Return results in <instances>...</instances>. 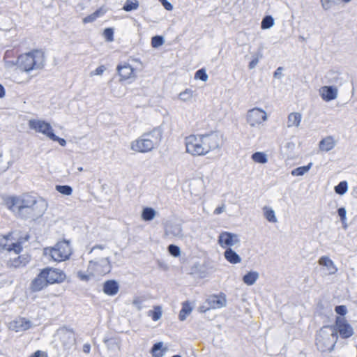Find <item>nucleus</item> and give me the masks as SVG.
I'll use <instances>...</instances> for the list:
<instances>
[{"instance_id":"obj_1","label":"nucleus","mask_w":357,"mask_h":357,"mask_svg":"<svg viewBox=\"0 0 357 357\" xmlns=\"http://www.w3.org/2000/svg\"><path fill=\"white\" fill-rule=\"evenodd\" d=\"M6 204L16 217L22 220H36L40 218L48 206L44 199L30 193L10 197Z\"/></svg>"},{"instance_id":"obj_2","label":"nucleus","mask_w":357,"mask_h":357,"mask_svg":"<svg viewBox=\"0 0 357 357\" xmlns=\"http://www.w3.org/2000/svg\"><path fill=\"white\" fill-rule=\"evenodd\" d=\"M222 143V135L211 132L205 135H190L185 137L186 152L193 156L205 155L219 149Z\"/></svg>"},{"instance_id":"obj_3","label":"nucleus","mask_w":357,"mask_h":357,"mask_svg":"<svg viewBox=\"0 0 357 357\" xmlns=\"http://www.w3.org/2000/svg\"><path fill=\"white\" fill-rule=\"evenodd\" d=\"M162 131L155 128L152 131L142 135L139 138L130 143V149L137 153L151 151L158 146L162 139Z\"/></svg>"},{"instance_id":"obj_4","label":"nucleus","mask_w":357,"mask_h":357,"mask_svg":"<svg viewBox=\"0 0 357 357\" xmlns=\"http://www.w3.org/2000/svg\"><path fill=\"white\" fill-rule=\"evenodd\" d=\"M45 65V54L40 50H33L20 55L17 59V66L26 73L42 69Z\"/></svg>"},{"instance_id":"obj_5","label":"nucleus","mask_w":357,"mask_h":357,"mask_svg":"<svg viewBox=\"0 0 357 357\" xmlns=\"http://www.w3.org/2000/svg\"><path fill=\"white\" fill-rule=\"evenodd\" d=\"M45 255H49L56 261H62L69 258L72 253L70 242L66 240L58 242L54 247L46 248Z\"/></svg>"},{"instance_id":"obj_6","label":"nucleus","mask_w":357,"mask_h":357,"mask_svg":"<svg viewBox=\"0 0 357 357\" xmlns=\"http://www.w3.org/2000/svg\"><path fill=\"white\" fill-rule=\"evenodd\" d=\"M28 126L31 130L41 133L49 139L54 133V130L50 123L42 119H30L28 121Z\"/></svg>"},{"instance_id":"obj_7","label":"nucleus","mask_w":357,"mask_h":357,"mask_svg":"<svg viewBox=\"0 0 357 357\" xmlns=\"http://www.w3.org/2000/svg\"><path fill=\"white\" fill-rule=\"evenodd\" d=\"M331 337L333 340H337V331L334 325L324 326L316 334V344L319 346L321 342L325 344L324 340H330Z\"/></svg>"},{"instance_id":"obj_8","label":"nucleus","mask_w":357,"mask_h":357,"mask_svg":"<svg viewBox=\"0 0 357 357\" xmlns=\"http://www.w3.org/2000/svg\"><path fill=\"white\" fill-rule=\"evenodd\" d=\"M337 333H340L341 338L347 339L354 335V329L351 325L344 317H336L335 325Z\"/></svg>"},{"instance_id":"obj_9","label":"nucleus","mask_w":357,"mask_h":357,"mask_svg":"<svg viewBox=\"0 0 357 357\" xmlns=\"http://www.w3.org/2000/svg\"><path fill=\"white\" fill-rule=\"evenodd\" d=\"M267 120V114L263 109L254 108L247 113V122L251 126L259 125Z\"/></svg>"},{"instance_id":"obj_10","label":"nucleus","mask_w":357,"mask_h":357,"mask_svg":"<svg viewBox=\"0 0 357 357\" xmlns=\"http://www.w3.org/2000/svg\"><path fill=\"white\" fill-rule=\"evenodd\" d=\"M57 335L63 346L66 349H70L75 343V337L72 329L62 327L57 331Z\"/></svg>"},{"instance_id":"obj_11","label":"nucleus","mask_w":357,"mask_h":357,"mask_svg":"<svg viewBox=\"0 0 357 357\" xmlns=\"http://www.w3.org/2000/svg\"><path fill=\"white\" fill-rule=\"evenodd\" d=\"M42 272L45 273V278L48 284L62 282L66 278L65 273L57 268L47 267L43 269Z\"/></svg>"},{"instance_id":"obj_12","label":"nucleus","mask_w":357,"mask_h":357,"mask_svg":"<svg viewBox=\"0 0 357 357\" xmlns=\"http://www.w3.org/2000/svg\"><path fill=\"white\" fill-rule=\"evenodd\" d=\"M116 71L120 77V82L129 81L131 82L137 77L135 69L126 63L117 66Z\"/></svg>"},{"instance_id":"obj_13","label":"nucleus","mask_w":357,"mask_h":357,"mask_svg":"<svg viewBox=\"0 0 357 357\" xmlns=\"http://www.w3.org/2000/svg\"><path fill=\"white\" fill-rule=\"evenodd\" d=\"M319 95L325 102H331L337 98L339 94L338 88L334 85H325L319 89Z\"/></svg>"},{"instance_id":"obj_14","label":"nucleus","mask_w":357,"mask_h":357,"mask_svg":"<svg viewBox=\"0 0 357 357\" xmlns=\"http://www.w3.org/2000/svg\"><path fill=\"white\" fill-rule=\"evenodd\" d=\"M89 267L100 275L109 273L112 269L109 257L102 259L99 261H90Z\"/></svg>"},{"instance_id":"obj_15","label":"nucleus","mask_w":357,"mask_h":357,"mask_svg":"<svg viewBox=\"0 0 357 357\" xmlns=\"http://www.w3.org/2000/svg\"><path fill=\"white\" fill-rule=\"evenodd\" d=\"M239 242L238 237L236 234L223 231L218 237V243L222 248L234 246Z\"/></svg>"},{"instance_id":"obj_16","label":"nucleus","mask_w":357,"mask_h":357,"mask_svg":"<svg viewBox=\"0 0 357 357\" xmlns=\"http://www.w3.org/2000/svg\"><path fill=\"white\" fill-rule=\"evenodd\" d=\"M32 326L30 320L19 317L9 324V328L15 332H22L29 329Z\"/></svg>"},{"instance_id":"obj_17","label":"nucleus","mask_w":357,"mask_h":357,"mask_svg":"<svg viewBox=\"0 0 357 357\" xmlns=\"http://www.w3.org/2000/svg\"><path fill=\"white\" fill-rule=\"evenodd\" d=\"M48 283L45 278V273L42 271L40 273L32 280L30 284V289L33 291H40L46 287Z\"/></svg>"},{"instance_id":"obj_18","label":"nucleus","mask_w":357,"mask_h":357,"mask_svg":"<svg viewBox=\"0 0 357 357\" xmlns=\"http://www.w3.org/2000/svg\"><path fill=\"white\" fill-rule=\"evenodd\" d=\"M10 235L11 234H9L6 236H0V247H2L3 249L7 250L9 252L13 251L15 254H19L22 250L21 243H12L10 245H7L6 243Z\"/></svg>"},{"instance_id":"obj_19","label":"nucleus","mask_w":357,"mask_h":357,"mask_svg":"<svg viewBox=\"0 0 357 357\" xmlns=\"http://www.w3.org/2000/svg\"><path fill=\"white\" fill-rule=\"evenodd\" d=\"M227 300L224 294L211 296L207 299V303L210 308L218 309L226 305Z\"/></svg>"},{"instance_id":"obj_20","label":"nucleus","mask_w":357,"mask_h":357,"mask_svg":"<svg viewBox=\"0 0 357 357\" xmlns=\"http://www.w3.org/2000/svg\"><path fill=\"white\" fill-rule=\"evenodd\" d=\"M337 140L335 137L329 135L323 138L319 143V149L321 151L328 152L337 145Z\"/></svg>"},{"instance_id":"obj_21","label":"nucleus","mask_w":357,"mask_h":357,"mask_svg":"<svg viewBox=\"0 0 357 357\" xmlns=\"http://www.w3.org/2000/svg\"><path fill=\"white\" fill-rule=\"evenodd\" d=\"M165 234L166 236H173L178 238H182L183 229L182 226L179 223L169 222L167 224L165 229Z\"/></svg>"},{"instance_id":"obj_22","label":"nucleus","mask_w":357,"mask_h":357,"mask_svg":"<svg viewBox=\"0 0 357 357\" xmlns=\"http://www.w3.org/2000/svg\"><path fill=\"white\" fill-rule=\"evenodd\" d=\"M119 289V283L114 280H107L103 284V292L109 296L116 295Z\"/></svg>"},{"instance_id":"obj_23","label":"nucleus","mask_w":357,"mask_h":357,"mask_svg":"<svg viewBox=\"0 0 357 357\" xmlns=\"http://www.w3.org/2000/svg\"><path fill=\"white\" fill-rule=\"evenodd\" d=\"M103 342L106 344V347L109 351H115L121 350V340L118 337H105Z\"/></svg>"},{"instance_id":"obj_24","label":"nucleus","mask_w":357,"mask_h":357,"mask_svg":"<svg viewBox=\"0 0 357 357\" xmlns=\"http://www.w3.org/2000/svg\"><path fill=\"white\" fill-rule=\"evenodd\" d=\"M302 121V115L299 112H291L287 118V126L288 128H298Z\"/></svg>"},{"instance_id":"obj_25","label":"nucleus","mask_w":357,"mask_h":357,"mask_svg":"<svg viewBox=\"0 0 357 357\" xmlns=\"http://www.w3.org/2000/svg\"><path fill=\"white\" fill-rule=\"evenodd\" d=\"M29 259L28 257L20 255L13 259H10L8 261L7 265L9 267L20 268L24 266L29 262Z\"/></svg>"},{"instance_id":"obj_26","label":"nucleus","mask_w":357,"mask_h":357,"mask_svg":"<svg viewBox=\"0 0 357 357\" xmlns=\"http://www.w3.org/2000/svg\"><path fill=\"white\" fill-rule=\"evenodd\" d=\"M195 97V93L190 89H185L178 94L177 98L181 102H190Z\"/></svg>"},{"instance_id":"obj_27","label":"nucleus","mask_w":357,"mask_h":357,"mask_svg":"<svg viewBox=\"0 0 357 357\" xmlns=\"http://www.w3.org/2000/svg\"><path fill=\"white\" fill-rule=\"evenodd\" d=\"M224 256L231 264H237L241 260L240 256L230 248H228L225 250Z\"/></svg>"},{"instance_id":"obj_28","label":"nucleus","mask_w":357,"mask_h":357,"mask_svg":"<svg viewBox=\"0 0 357 357\" xmlns=\"http://www.w3.org/2000/svg\"><path fill=\"white\" fill-rule=\"evenodd\" d=\"M106 11H107V9L105 8L101 7L99 9H98L96 11H95L93 13H92L91 15H89L86 16V17H84L83 19V22L84 24L92 22L95 21L98 17L103 15L106 13Z\"/></svg>"},{"instance_id":"obj_29","label":"nucleus","mask_w":357,"mask_h":357,"mask_svg":"<svg viewBox=\"0 0 357 357\" xmlns=\"http://www.w3.org/2000/svg\"><path fill=\"white\" fill-rule=\"evenodd\" d=\"M263 212L264 215L268 222L275 223L278 221L275 211L271 207L266 206H264L263 208Z\"/></svg>"},{"instance_id":"obj_30","label":"nucleus","mask_w":357,"mask_h":357,"mask_svg":"<svg viewBox=\"0 0 357 357\" xmlns=\"http://www.w3.org/2000/svg\"><path fill=\"white\" fill-rule=\"evenodd\" d=\"M192 310V307L190 306V303L188 301L184 302L178 314L179 319L181 321L185 320L187 316L191 313Z\"/></svg>"},{"instance_id":"obj_31","label":"nucleus","mask_w":357,"mask_h":357,"mask_svg":"<svg viewBox=\"0 0 357 357\" xmlns=\"http://www.w3.org/2000/svg\"><path fill=\"white\" fill-rule=\"evenodd\" d=\"M337 340H331V339L330 340H324L325 344L321 342L318 347H320L319 349L323 352L326 351L331 352L334 349Z\"/></svg>"},{"instance_id":"obj_32","label":"nucleus","mask_w":357,"mask_h":357,"mask_svg":"<svg viewBox=\"0 0 357 357\" xmlns=\"http://www.w3.org/2000/svg\"><path fill=\"white\" fill-rule=\"evenodd\" d=\"M334 191L337 195H344L348 191V183L346 180H342L334 187Z\"/></svg>"},{"instance_id":"obj_33","label":"nucleus","mask_w":357,"mask_h":357,"mask_svg":"<svg viewBox=\"0 0 357 357\" xmlns=\"http://www.w3.org/2000/svg\"><path fill=\"white\" fill-rule=\"evenodd\" d=\"M155 216V211L150 207H146L143 209L142 213V218L145 221H151Z\"/></svg>"},{"instance_id":"obj_34","label":"nucleus","mask_w":357,"mask_h":357,"mask_svg":"<svg viewBox=\"0 0 357 357\" xmlns=\"http://www.w3.org/2000/svg\"><path fill=\"white\" fill-rule=\"evenodd\" d=\"M162 342H157L151 348V354L153 357H163L164 351L162 349Z\"/></svg>"},{"instance_id":"obj_35","label":"nucleus","mask_w":357,"mask_h":357,"mask_svg":"<svg viewBox=\"0 0 357 357\" xmlns=\"http://www.w3.org/2000/svg\"><path fill=\"white\" fill-rule=\"evenodd\" d=\"M139 3L137 0H126L123 10L126 12L135 10L139 8Z\"/></svg>"},{"instance_id":"obj_36","label":"nucleus","mask_w":357,"mask_h":357,"mask_svg":"<svg viewBox=\"0 0 357 357\" xmlns=\"http://www.w3.org/2000/svg\"><path fill=\"white\" fill-rule=\"evenodd\" d=\"M254 162L260 164H264L268 161V156L265 153L257 152L252 155Z\"/></svg>"},{"instance_id":"obj_37","label":"nucleus","mask_w":357,"mask_h":357,"mask_svg":"<svg viewBox=\"0 0 357 357\" xmlns=\"http://www.w3.org/2000/svg\"><path fill=\"white\" fill-rule=\"evenodd\" d=\"M312 163L308 164L306 166H303L298 167L296 169H294L291 171V175L293 176H303L306 172H307L311 168Z\"/></svg>"},{"instance_id":"obj_38","label":"nucleus","mask_w":357,"mask_h":357,"mask_svg":"<svg viewBox=\"0 0 357 357\" xmlns=\"http://www.w3.org/2000/svg\"><path fill=\"white\" fill-rule=\"evenodd\" d=\"M259 278V273L255 271H247V286L253 285Z\"/></svg>"},{"instance_id":"obj_39","label":"nucleus","mask_w":357,"mask_h":357,"mask_svg":"<svg viewBox=\"0 0 357 357\" xmlns=\"http://www.w3.org/2000/svg\"><path fill=\"white\" fill-rule=\"evenodd\" d=\"M275 24V20L271 15H267L261 21V28L262 29H268L273 26Z\"/></svg>"},{"instance_id":"obj_40","label":"nucleus","mask_w":357,"mask_h":357,"mask_svg":"<svg viewBox=\"0 0 357 357\" xmlns=\"http://www.w3.org/2000/svg\"><path fill=\"white\" fill-rule=\"evenodd\" d=\"M148 314L151 316L153 321H158L162 317V308L160 306H155L153 310H150Z\"/></svg>"},{"instance_id":"obj_41","label":"nucleus","mask_w":357,"mask_h":357,"mask_svg":"<svg viewBox=\"0 0 357 357\" xmlns=\"http://www.w3.org/2000/svg\"><path fill=\"white\" fill-rule=\"evenodd\" d=\"M10 165V161L0 154V175L8 169Z\"/></svg>"},{"instance_id":"obj_42","label":"nucleus","mask_w":357,"mask_h":357,"mask_svg":"<svg viewBox=\"0 0 357 357\" xmlns=\"http://www.w3.org/2000/svg\"><path fill=\"white\" fill-rule=\"evenodd\" d=\"M322 7L325 10H328L332 7L339 4L342 0H321Z\"/></svg>"},{"instance_id":"obj_43","label":"nucleus","mask_w":357,"mask_h":357,"mask_svg":"<svg viewBox=\"0 0 357 357\" xmlns=\"http://www.w3.org/2000/svg\"><path fill=\"white\" fill-rule=\"evenodd\" d=\"M56 190L62 195H70L72 194L73 189L70 185H56Z\"/></svg>"},{"instance_id":"obj_44","label":"nucleus","mask_w":357,"mask_h":357,"mask_svg":"<svg viewBox=\"0 0 357 357\" xmlns=\"http://www.w3.org/2000/svg\"><path fill=\"white\" fill-rule=\"evenodd\" d=\"M195 79H200L203 82H206L208 79V76L204 68L198 70L195 74Z\"/></svg>"},{"instance_id":"obj_45","label":"nucleus","mask_w":357,"mask_h":357,"mask_svg":"<svg viewBox=\"0 0 357 357\" xmlns=\"http://www.w3.org/2000/svg\"><path fill=\"white\" fill-rule=\"evenodd\" d=\"M262 57L261 53H257L251 56V61L249 63V68L254 69L259 63L260 59Z\"/></svg>"},{"instance_id":"obj_46","label":"nucleus","mask_w":357,"mask_h":357,"mask_svg":"<svg viewBox=\"0 0 357 357\" xmlns=\"http://www.w3.org/2000/svg\"><path fill=\"white\" fill-rule=\"evenodd\" d=\"M321 261L323 263V264L326 266L328 268L331 269V268H334L335 271H337V268L335 266V264L333 261L330 259L327 256H322L320 259Z\"/></svg>"},{"instance_id":"obj_47","label":"nucleus","mask_w":357,"mask_h":357,"mask_svg":"<svg viewBox=\"0 0 357 357\" xmlns=\"http://www.w3.org/2000/svg\"><path fill=\"white\" fill-rule=\"evenodd\" d=\"M167 249L169 254L174 257H178L181 254L180 248L176 245L171 244Z\"/></svg>"},{"instance_id":"obj_48","label":"nucleus","mask_w":357,"mask_h":357,"mask_svg":"<svg viewBox=\"0 0 357 357\" xmlns=\"http://www.w3.org/2000/svg\"><path fill=\"white\" fill-rule=\"evenodd\" d=\"M335 311L338 315L337 317H344L347 313V306L344 305H337L335 307Z\"/></svg>"},{"instance_id":"obj_49","label":"nucleus","mask_w":357,"mask_h":357,"mask_svg":"<svg viewBox=\"0 0 357 357\" xmlns=\"http://www.w3.org/2000/svg\"><path fill=\"white\" fill-rule=\"evenodd\" d=\"M337 215L342 223H345L347 221V210L344 206H341L337 210Z\"/></svg>"},{"instance_id":"obj_50","label":"nucleus","mask_w":357,"mask_h":357,"mask_svg":"<svg viewBox=\"0 0 357 357\" xmlns=\"http://www.w3.org/2000/svg\"><path fill=\"white\" fill-rule=\"evenodd\" d=\"M164 43V39L162 36H155L151 39V45L153 47H158Z\"/></svg>"},{"instance_id":"obj_51","label":"nucleus","mask_w":357,"mask_h":357,"mask_svg":"<svg viewBox=\"0 0 357 357\" xmlns=\"http://www.w3.org/2000/svg\"><path fill=\"white\" fill-rule=\"evenodd\" d=\"M103 36L107 41L112 42L114 40V31L112 29H105L103 32Z\"/></svg>"},{"instance_id":"obj_52","label":"nucleus","mask_w":357,"mask_h":357,"mask_svg":"<svg viewBox=\"0 0 357 357\" xmlns=\"http://www.w3.org/2000/svg\"><path fill=\"white\" fill-rule=\"evenodd\" d=\"M50 139L52 141L59 142V144L62 146H65L66 145V141L64 139L56 136L54 133Z\"/></svg>"},{"instance_id":"obj_53","label":"nucleus","mask_w":357,"mask_h":357,"mask_svg":"<svg viewBox=\"0 0 357 357\" xmlns=\"http://www.w3.org/2000/svg\"><path fill=\"white\" fill-rule=\"evenodd\" d=\"M105 70V67L104 66H100L98 67L94 71L91 73V75H101Z\"/></svg>"},{"instance_id":"obj_54","label":"nucleus","mask_w":357,"mask_h":357,"mask_svg":"<svg viewBox=\"0 0 357 357\" xmlns=\"http://www.w3.org/2000/svg\"><path fill=\"white\" fill-rule=\"evenodd\" d=\"M159 1L162 3V5L167 10L171 11L173 10L172 4L167 0H159Z\"/></svg>"},{"instance_id":"obj_55","label":"nucleus","mask_w":357,"mask_h":357,"mask_svg":"<svg viewBox=\"0 0 357 357\" xmlns=\"http://www.w3.org/2000/svg\"><path fill=\"white\" fill-rule=\"evenodd\" d=\"M282 67L278 68L277 70L274 73V77L278 79H281L282 77L283 76V75L282 73Z\"/></svg>"},{"instance_id":"obj_56","label":"nucleus","mask_w":357,"mask_h":357,"mask_svg":"<svg viewBox=\"0 0 357 357\" xmlns=\"http://www.w3.org/2000/svg\"><path fill=\"white\" fill-rule=\"evenodd\" d=\"M132 304L138 310H140L142 309V302L139 298L134 299L132 301Z\"/></svg>"},{"instance_id":"obj_57","label":"nucleus","mask_w":357,"mask_h":357,"mask_svg":"<svg viewBox=\"0 0 357 357\" xmlns=\"http://www.w3.org/2000/svg\"><path fill=\"white\" fill-rule=\"evenodd\" d=\"M30 357H47V354L43 351H37Z\"/></svg>"},{"instance_id":"obj_58","label":"nucleus","mask_w":357,"mask_h":357,"mask_svg":"<svg viewBox=\"0 0 357 357\" xmlns=\"http://www.w3.org/2000/svg\"><path fill=\"white\" fill-rule=\"evenodd\" d=\"M225 205L222 204L221 206H219L215 209L214 213L216 215H219L225 211Z\"/></svg>"},{"instance_id":"obj_59","label":"nucleus","mask_w":357,"mask_h":357,"mask_svg":"<svg viewBox=\"0 0 357 357\" xmlns=\"http://www.w3.org/2000/svg\"><path fill=\"white\" fill-rule=\"evenodd\" d=\"M91 350V345L89 344H84L83 345V351L86 354H89Z\"/></svg>"},{"instance_id":"obj_60","label":"nucleus","mask_w":357,"mask_h":357,"mask_svg":"<svg viewBox=\"0 0 357 357\" xmlns=\"http://www.w3.org/2000/svg\"><path fill=\"white\" fill-rule=\"evenodd\" d=\"M78 275L79 278L82 280H87L89 279V276L86 275L80 272L78 273Z\"/></svg>"},{"instance_id":"obj_61","label":"nucleus","mask_w":357,"mask_h":357,"mask_svg":"<svg viewBox=\"0 0 357 357\" xmlns=\"http://www.w3.org/2000/svg\"><path fill=\"white\" fill-rule=\"evenodd\" d=\"M105 245H94V246L92 248V249H91V252L93 251V250H96V249H100V250H103V249H105Z\"/></svg>"},{"instance_id":"obj_62","label":"nucleus","mask_w":357,"mask_h":357,"mask_svg":"<svg viewBox=\"0 0 357 357\" xmlns=\"http://www.w3.org/2000/svg\"><path fill=\"white\" fill-rule=\"evenodd\" d=\"M5 96L4 87L0 84V98H2Z\"/></svg>"},{"instance_id":"obj_63","label":"nucleus","mask_w":357,"mask_h":357,"mask_svg":"<svg viewBox=\"0 0 357 357\" xmlns=\"http://www.w3.org/2000/svg\"><path fill=\"white\" fill-rule=\"evenodd\" d=\"M286 147L291 150H293L295 148V144L294 142H288L286 144Z\"/></svg>"},{"instance_id":"obj_64","label":"nucleus","mask_w":357,"mask_h":357,"mask_svg":"<svg viewBox=\"0 0 357 357\" xmlns=\"http://www.w3.org/2000/svg\"><path fill=\"white\" fill-rule=\"evenodd\" d=\"M342 227L344 229H347V221L345 222V223H342Z\"/></svg>"}]
</instances>
